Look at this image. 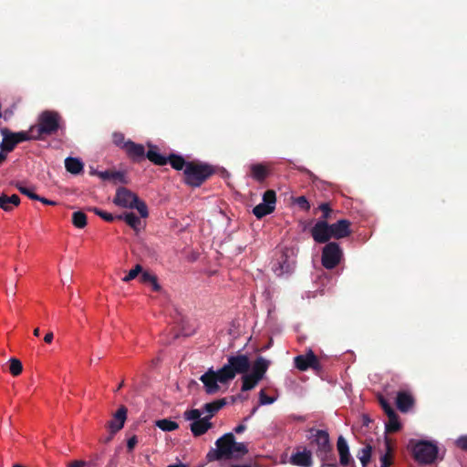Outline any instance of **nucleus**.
Segmentation results:
<instances>
[{"mask_svg": "<svg viewBox=\"0 0 467 467\" xmlns=\"http://www.w3.org/2000/svg\"><path fill=\"white\" fill-rule=\"evenodd\" d=\"M379 402L386 415H389L395 412L394 409L391 407L389 402L383 396L379 397Z\"/></svg>", "mask_w": 467, "mask_h": 467, "instance_id": "nucleus-44", "label": "nucleus"}, {"mask_svg": "<svg viewBox=\"0 0 467 467\" xmlns=\"http://www.w3.org/2000/svg\"><path fill=\"white\" fill-rule=\"evenodd\" d=\"M337 448L339 455V462L342 466L349 464L351 456L347 441L343 436H339L337 441Z\"/></svg>", "mask_w": 467, "mask_h": 467, "instance_id": "nucleus-20", "label": "nucleus"}, {"mask_svg": "<svg viewBox=\"0 0 467 467\" xmlns=\"http://www.w3.org/2000/svg\"><path fill=\"white\" fill-rule=\"evenodd\" d=\"M156 277L155 275L148 272V271H144V272H141V275L140 276V281L142 283V284H151L152 281H154V278Z\"/></svg>", "mask_w": 467, "mask_h": 467, "instance_id": "nucleus-47", "label": "nucleus"}, {"mask_svg": "<svg viewBox=\"0 0 467 467\" xmlns=\"http://www.w3.org/2000/svg\"><path fill=\"white\" fill-rule=\"evenodd\" d=\"M117 220H124L135 231L140 230L141 221L134 213H125L116 216Z\"/></svg>", "mask_w": 467, "mask_h": 467, "instance_id": "nucleus-28", "label": "nucleus"}, {"mask_svg": "<svg viewBox=\"0 0 467 467\" xmlns=\"http://www.w3.org/2000/svg\"><path fill=\"white\" fill-rule=\"evenodd\" d=\"M243 384H242V390L243 391H248L253 389L257 383L260 381V379L254 378L253 374H244L242 377Z\"/></svg>", "mask_w": 467, "mask_h": 467, "instance_id": "nucleus-33", "label": "nucleus"}, {"mask_svg": "<svg viewBox=\"0 0 467 467\" xmlns=\"http://www.w3.org/2000/svg\"><path fill=\"white\" fill-rule=\"evenodd\" d=\"M270 362L263 357H258L253 364L252 373L254 378L262 379L269 368Z\"/></svg>", "mask_w": 467, "mask_h": 467, "instance_id": "nucleus-25", "label": "nucleus"}, {"mask_svg": "<svg viewBox=\"0 0 467 467\" xmlns=\"http://www.w3.org/2000/svg\"><path fill=\"white\" fill-rule=\"evenodd\" d=\"M39 332H40L39 328H38V327H36V328H35V330H34V335H35L36 337H38V336H39Z\"/></svg>", "mask_w": 467, "mask_h": 467, "instance_id": "nucleus-62", "label": "nucleus"}, {"mask_svg": "<svg viewBox=\"0 0 467 467\" xmlns=\"http://www.w3.org/2000/svg\"><path fill=\"white\" fill-rule=\"evenodd\" d=\"M115 434L116 433H112V432L109 431V434L107 437H105L104 439H102L101 441L104 442V443L110 442Z\"/></svg>", "mask_w": 467, "mask_h": 467, "instance_id": "nucleus-57", "label": "nucleus"}, {"mask_svg": "<svg viewBox=\"0 0 467 467\" xmlns=\"http://www.w3.org/2000/svg\"><path fill=\"white\" fill-rule=\"evenodd\" d=\"M16 189L24 195L27 196L31 200L36 201L38 194L34 192L33 188L26 187L20 182L16 184Z\"/></svg>", "mask_w": 467, "mask_h": 467, "instance_id": "nucleus-38", "label": "nucleus"}, {"mask_svg": "<svg viewBox=\"0 0 467 467\" xmlns=\"http://www.w3.org/2000/svg\"><path fill=\"white\" fill-rule=\"evenodd\" d=\"M408 448L411 451L416 462L423 464L432 463L438 455V447L429 441L410 440Z\"/></svg>", "mask_w": 467, "mask_h": 467, "instance_id": "nucleus-5", "label": "nucleus"}, {"mask_svg": "<svg viewBox=\"0 0 467 467\" xmlns=\"http://www.w3.org/2000/svg\"><path fill=\"white\" fill-rule=\"evenodd\" d=\"M151 286H152V290L155 291V292H158L161 290V285H159L158 283V278L157 276L154 278V281L151 282Z\"/></svg>", "mask_w": 467, "mask_h": 467, "instance_id": "nucleus-54", "label": "nucleus"}, {"mask_svg": "<svg viewBox=\"0 0 467 467\" xmlns=\"http://www.w3.org/2000/svg\"><path fill=\"white\" fill-rule=\"evenodd\" d=\"M149 150L147 151L146 158L155 165L163 166L168 162L176 171H182L186 169L189 161H186L181 155L171 153L168 157H165L157 151L158 148L155 145L148 144Z\"/></svg>", "mask_w": 467, "mask_h": 467, "instance_id": "nucleus-7", "label": "nucleus"}, {"mask_svg": "<svg viewBox=\"0 0 467 467\" xmlns=\"http://www.w3.org/2000/svg\"><path fill=\"white\" fill-rule=\"evenodd\" d=\"M250 367L251 363L248 357L244 354H239L228 357L227 363L220 369L223 372V378L228 379V380L231 381L237 374L247 373Z\"/></svg>", "mask_w": 467, "mask_h": 467, "instance_id": "nucleus-8", "label": "nucleus"}, {"mask_svg": "<svg viewBox=\"0 0 467 467\" xmlns=\"http://www.w3.org/2000/svg\"><path fill=\"white\" fill-rule=\"evenodd\" d=\"M20 203V197L17 194H12L11 196L5 193L0 195V208L5 212L13 211L14 207L18 206Z\"/></svg>", "mask_w": 467, "mask_h": 467, "instance_id": "nucleus-26", "label": "nucleus"}, {"mask_svg": "<svg viewBox=\"0 0 467 467\" xmlns=\"http://www.w3.org/2000/svg\"><path fill=\"white\" fill-rule=\"evenodd\" d=\"M127 408L125 406H120L116 413L113 415V419L108 422V428L109 431L112 433H117L120 431L125 423L127 419Z\"/></svg>", "mask_w": 467, "mask_h": 467, "instance_id": "nucleus-16", "label": "nucleus"}, {"mask_svg": "<svg viewBox=\"0 0 467 467\" xmlns=\"http://www.w3.org/2000/svg\"><path fill=\"white\" fill-rule=\"evenodd\" d=\"M270 174V170L268 167L263 163H255L250 166V175L251 177L259 182H264Z\"/></svg>", "mask_w": 467, "mask_h": 467, "instance_id": "nucleus-23", "label": "nucleus"}, {"mask_svg": "<svg viewBox=\"0 0 467 467\" xmlns=\"http://www.w3.org/2000/svg\"><path fill=\"white\" fill-rule=\"evenodd\" d=\"M230 467H252V466L249 464H234V465H231Z\"/></svg>", "mask_w": 467, "mask_h": 467, "instance_id": "nucleus-60", "label": "nucleus"}, {"mask_svg": "<svg viewBox=\"0 0 467 467\" xmlns=\"http://www.w3.org/2000/svg\"><path fill=\"white\" fill-rule=\"evenodd\" d=\"M113 203L122 208L136 209L142 218L149 215L145 202L141 201L135 193L125 187H119L113 199Z\"/></svg>", "mask_w": 467, "mask_h": 467, "instance_id": "nucleus-4", "label": "nucleus"}, {"mask_svg": "<svg viewBox=\"0 0 467 467\" xmlns=\"http://www.w3.org/2000/svg\"><path fill=\"white\" fill-rule=\"evenodd\" d=\"M216 448L211 449L206 459L208 462L230 460L233 458L232 448L234 446V435L232 432L223 434L215 441Z\"/></svg>", "mask_w": 467, "mask_h": 467, "instance_id": "nucleus-6", "label": "nucleus"}, {"mask_svg": "<svg viewBox=\"0 0 467 467\" xmlns=\"http://www.w3.org/2000/svg\"><path fill=\"white\" fill-rule=\"evenodd\" d=\"M6 160V154L5 151H0V164L3 163Z\"/></svg>", "mask_w": 467, "mask_h": 467, "instance_id": "nucleus-59", "label": "nucleus"}, {"mask_svg": "<svg viewBox=\"0 0 467 467\" xmlns=\"http://www.w3.org/2000/svg\"><path fill=\"white\" fill-rule=\"evenodd\" d=\"M213 427V423L209 419L203 417L198 420H195L191 423L190 429L192 432L193 436L199 437L207 432Z\"/></svg>", "mask_w": 467, "mask_h": 467, "instance_id": "nucleus-22", "label": "nucleus"}, {"mask_svg": "<svg viewBox=\"0 0 467 467\" xmlns=\"http://www.w3.org/2000/svg\"><path fill=\"white\" fill-rule=\"evenodd\" d=\"M214 172L215 169L208 163L189 161L186 169L183 171V182L191 187H200Z\"/></svg>", "mask_w": 467, "mask_h": 467, "instance_id": "nucleus-1", "label": "nucleus"}, {"mask_svg": "<svg viewBox=\"0 0 467 467\" xmlns=\"http://www.w3.org/2000/svg\"><path fill=\"white\" fill-rule=\"evenodd\" d=\"M36 201H39L41 202L43 204H46V205H57V202H55V201H52V200H49V199H47L45 197H41V196H37V199Z\"/></svg>", "mask_w": 467, "mask_h": 467, "instance_id": "nucleus-52", "label": "nucleus"}, {"mask_svg": "<svg viewBox=\"0 0 467 467\" xmlns=\"http://www.w3.org/2000/svg\"><path fill=\"white\" fill-rule=\"evenodd\" d=\"M342 249L335 242L327 243L322 249L321 263L326 269H334L341 261Z\"/></svg>", "mask_w": 467, "mask_h": 467, "instance_id": "nucleus-11", "label": "nucleus"}, {"mask_svg": "<svg viewBox=\"0 0 467 467\" xmlns=\"http://www.w3.org/2000/svg\"><path fill=\"white\" fill-rule=\"evenodd\" d=\"M414 405V399L408 391H399L396 397V406L401 412H408Z\"/></svg>", "mask_w": 467, "mask_h": 467, "instance_id": "nucleus-18", "label": "nucleus"}, {"mask_svg": "<svg viewBox=\"0 0 467 467\" xmlns=\"http://www.w3.org/2000/svg\"><path fill=\"white\" fill-rule=\"evenodd\" d=\"M275 401V398L266 395L264 389L259 392V403L260 405L272 404Z\"/></svg>", "mask_w": 467, "mask_h": 467, "instance_id": "nucleus-48", "label": "nucleus"}, {"mask_svg": "<svg viewBox=\"0 0 467 467\" xmlns=\"http://www.w3.org/2000/svg\"><path fill=\"white\" fill-rule=\"evenodd\" d=\"M330 225L325 220H318L311 229V235L317 244H325L332 238Z\"/></svg>", "mask_w": 467, "mask_h": 467, "instance_id": "nucleus-14", "label": "nucleus"}, {"mask_svg": "<svg viewBox=\"0 0 467 467\" xmlns=\"http://www.w3.org/2000/svg\"><path fill=\"white\" fill-rule=\"evenodd\" d=\"M63 119L60 114L54 110H45L38 117L37 125L35 128V140H41L46 136L57 134L62 128Z\"/></svg>", "mask_w": 467, "mask_h": 467, "instance_id": "nucleus-2", "label": "nucleus"}, {"mask_svg": "<svg viewBox=\"0 0 467 467\" xmlns=\"http://www.w3.org/2000/svg\"><path fill=\"white\" fill-rule=\"evenodd\" d=\"M318 209L323 213L322 218L320 220H325V222H327L332 212L329 204L327 202L321 203Z\"/></svg>", "mask_w": 467, "mask_h": 467, "instance_id": "nucleus-45", "label": "nucleus"}, {"mask_svg": "<svg viewBox=\"0 0 467 467\" xmlns=\"http://www.w3.org/2000/svg\"><path fill=\"white\" fill-rule=\"evenodd\" d=\"M12 467H26V466H24V465H22L20 463H16Z\"/></svg>", "mask_w": 467, "mask_h": 467, "instance_id": "nucleus-63", "label": "nucleus"}, {"mask_svg": "<svg viewBox=\"0 0 467 467\" xmlns=\"http://www.w3.org/2000/svg\"><path fill=\"white\" fill-rule=\"evenodd\" d=\"M91 175H97L100 179L104 181H113L114 182H120V183H127L125 174L122 171H91Z\"/></svg>", "mask_w": 467, "mask_h": 467, "instance_id": "nucleus-19", "label": "nucleus"}, {"mask_svg": "<svg viewBox=\"0 0 467 467\" xmlns=\"http://www.w3.org/2000/svg\"><path fill=\"white\" fill-rule=\"evenodd\" d=\"M87 464L84 461H74L67 464V467H84Z\"/></svg>", "mask_w": 467, "mask_h": 467, "instance_id": "nucleus-53", "label": "nucleus"}, {"mask_svg": "<svg viewBox=\"0 0 467 467\" xmlns=\"http://www.w3.org/2000/svg\"><path fill=\"white\" fill-rule=\"evenodd\" d=\"M88 211H91L93 212L95 214H97L98 216H99V213H101L102 210L97 208V207H90L88 208Z\"/></svg>", "mask_w": 467, "mask_h": 467, "instance_id": "nucleus-58", "label": "nucleus"}, {"mask_svg": "<svg viewBox=\"0 0 467 467\" xmlns=\"http://www.w3.org/2000/svg\"><path fill=\"white\" fill-rule=\"evenodd\" d=\"M138 443V439H137V436L136 435H133L132 437H130L128 441H127V450H128V452H131L135 446L137 445Z\"/></svg>", "mask_w": 467, "mask_h": 467, "instance_id": "nucleus-50", "label": "nucleus"}, {"mask_svg": "<svg viewBox=\"0 0 467 467\" xmlns=\"http://www.w3.org/2000/svg\"><path fill=\"white\" fill-rule=\"evenodd\" d=\"M289 462L298 467H312L314 462L312 451L306 447L297 448L296 451L290 456Z\"/></svg>", "mask_w": 467, "mask_h": 467, "instance_id": "nucleus-13", "label": "nucleus"}, {"mask_svg": "<svg viewBox=\"0 0 467 467\" xmlns=\"http://www.w3.org/2000/svg\"><path fill=\"white\" fill-rule=\"evenodd\" d=\"M232 459L239 460L248 453V448L244 442H236L234 441V446L232 448Z\"/></svg>", "mask_w": 467, "mask_h": 467, "instance_id": "nucleus-34", "label": "nucleus"}, {"mask_svg": "<svg viewBox=\"0 0 467 467\" xmlns=\"http://www.w3.org/2000/svg\"><path fill=\"white\" fill-rule=\"evenodd\" d=\"M156 426L163 431H172L179 428V424L169 419H162L156 421Z\"/></svg>", "mask_w": 467, "mask_h": 467, "instance_id": "nucleus-35", "label": "nucleus"}, {"mask_svg": "<svg viewBox=\"0 0 467 467\" xmlns=\"http://www.w3.org/2000/svg\"><path fill=\"white\" fill-rule=\"evenodd\" d=\"M295 203L304 211H308L310 209V203L305 196L297 197L295 200Z\"/></svg>", "mask_w": 467, "mask_h": 467, "instance_id": "nucleus-46", "label": "nucleus"}, {"mask_svg": "<svg viewBox=\"0 0 467 467\" xmlns=\"http://www.w3.org/2000/svg\"><path fill=\"white\" fill-rule=\"evenodd\" d=\"M227 401L225 398L215 400L212 402L205 403L202 407V411L207 413L205 416L211 420L221 409L226 405Z\"/></svg>", "mask_w": 467, "mask_h": 467, "instance_id": "nucleus-24", "label": "nucleus"}, {"mask_svg": "<svg viewBox=\"0 0 467 467\" xmlns=\"http://www.w3.org/2000/svg\"><path fill=\"white\" fill-rule=\"evenodd\" d=\"M1 133L3 135V140L0 143L1 150L5 152H11L18 144L17 140L13 136V132L6 128L2 129Z\"/></svg>", "mask_w": 467, "mask_h": 467, "instance_id": "nucleus-21", "label": "nucleus"}, {"mask_svg": "<svg viewBox=\"0 0 467 467\" xmlns=\"http://www.w3.org/2000/svg\"><path fill=\"white\" fill-rule=\"evenodd\" d=\"M123 150L126 151L128 157L133 161H140L147 155L142 144L135 143L130 140H128L126 143H124Z\"/></svg>", "mask_w": 467, "mask_h": 467, "instance_id": "nucleus-15", "label": "nucleus"}, {"mask_svg": "<svg viewBox=\"0 0 467 467\" xmlns=\"http://www.w3.org/2000/svg\"><path fill=\"white\" fill-rule=\"evenodd\" d=\"M274 210L275 207H270V205L261 202L254 207L253 213L256 218L261 219L265 215L272 213Z\"/></svg>", "mask_w": 467, "mask_h": 467, "instance_id": "nucleus-32", "label": "nucleus"}, {"mask_svg": "<svg viewBox=\"0 0 467 467\" xmlns=\"http://www.w3.org/2000/svg\"><path fill=\"white\" fill-rule=\"evenodd\" d=\"M72 223L75 227L82 229L87 225V215L81 211L73 213Z\"/></svg>", "mask_w": 467, "mask_h": 467, "instance_id": "nucleus-36", "label": "nucleus"}, {"mask_svg": "<svg viewBox=\"0 0 467 467\" xmlns=\"http://www.w3.org/2000/svg\"><path fill=\"white\" fill-rule=\"evenodd\" d=\"M33 135H36L35 128L32 127L28 131H19V132H13V136L17 140V143L26 141L29 140H35Z\"/></svg>", "mask_w": 467, "mask_h": 467, "instance_id": "nucleus-37", "label": "nucleus"}, {"mask_svg": "<svg viewBox=\"0 0 467 467\" xmlns=\"http://www.w3.org/2000/svg\"><path fill=\"white\" fill-rule=\"evenodd\" d=\"M142 272V267L140 265H136L134 268L130 270L127 275L122 278V281L128 283L133 279H135Z\"/></svg>", "mask_w": 467, "mask_h": 467, "instance_id": "nucleus-41", "label": "nucleus"}, {"mask_svg": "<svg viewBox=\"0 0 467 467\" xmlns=\"http://www.w3.org/2000/svg\"><path fill=\"white\" fill-rule=\"evenodd\" d=\"M183 415H184L185 420H192V422L202 419L201 418L202 411L198 409H192V410H186Z\"/></svg>", "mask_w": 467, "mask_h": 467, "instance_id": "nucleus-42", "label": "nucleus"}, {"mask_svg": "<svg viewBox=\"0 0 467 467\" xmlns=\"http://www.w3.org/2000/svg\"><path fill=\"white\" fill-rule=\"evenodd\" d=\"M276 202V194L274 190H267L265 192L263 195V202L270 205V207H275Z\"/></svg>", "mask_w": 467, "mask_h": 467, "instance_id": "nucleus-40", "label": "nucleus"}, {"mask_svg": "<svg viewBox=\"0 0 467 467\" xmlns=\"http://www.w3.org/2000/svg\"><path fill=\"white\" fill-rule=\"evenodd\" d=\"M310 445L316 448V455L322 462H328L333 459V446L327 431L317 430L310 441Z\"/></svg>", "mask_w": 467, "mask_h": 467, "instance_id": "nucleus-9", "label": "nucleus"}, {"mask_svg": "<svg viewBox=\"0 0 467 467\" xmlns=\"http://www.w3.org/2000/svg\"><path fill=\"white\" fill-rule=\"evenodd\" d=\"M388 416V421L386 422V431L387 432H396L399 431L401 428V424L399 420V416L395 412L387 415Z\"/></svg>", "mask_w": 467, "mask_h": 467, "instance_id": "nucleus-31", "label": "nucleus"}, {"mask_svg": "<svg viewBox=\"0 0 467 467\" xmlns=\"http://www.w3.org/2000/svg\"><path fill=\"white\" fill-rule=\"evenodd\" d=\"M371 454H372V446L369 444L365 445L362 447L357 454V457L360 461L362 467H367L371 460Z\"/></svg>", "mask_w": 467, "mask_h": 467, "instance_id": "nucleus-29", "label": "nucleus"}, {"mask_svg": "<svg viewBox=\"0 0 467 467\" xmlns=\"http://www.w3.org/2000/svg\"><path fill=\"white\" fill-rule=\"evenodd\" d=\"M167 467H186V465L183 463H178V464H171Z\"/></svg>", "mask_w": 467, "mask_h": 467, "instance_id": "nucleus-61", "label": "nucleus"}, {"mask_svg": "<svg viewBox=\"0 0 467 467\" xmlns=\"http://www.w3.org/2000/svg\"><path fill=\"white\" fill-rule=\"evenodd\" d=\"M53 337H54V335L52 332H48L46 334L45 337H44V341L47 344H50L53 340Z\"/></svg>", "mask_w": 467, "mask_h": 467, "instance_id": "nucleus-55", "label": "nucleus"}, {"mask_svg": "<svg viewBox=\"0 0 467 467\" xmlns=\"http://www.w3.org/2000/svg\"><path fill=\"white\" fill-rule=\"evenodd\" d=\"M99 217L108 223H111L115 219H117L116 216H114L113 214L107 213L103 210L101 211V213H99Z\"/></svg>", "mask_w": 467, "mask_h": 467, "instance_id": "nucleus-51", "label": "nucleus"}, {"mask_svg": "<svg viewBox=\"0 0 467 467\" xmlns=\"http://www.w3.org/2000/svg\"><path fill=\"white\" fill-rule=\"evenodd\" d=\"M456 445L460 449L467 451V435H462L459 437L456 441Z\"/></svg>", "mask_w": 467, "mask_h": 467, "instance_id": "nucleus-49", "label": "nucleus"}, {"mask_svg": "<svg viewBox=\"0 0 467 467\" xmlns=\"http://www.w3.org/2000/svg\"><path fill=\"white\" fill-rule=\"evenodd\" d=\"M126 141L127 140H125V136H124L123 133L118 132V131L113 132V134H112V142L116 146L123 149V145H124V143H126Z\"/></svg>", "mask_w": 467, "mask_h": 467, "instance_id": "nucleus-43", "label": "nucleus"}, {"mask_svg": "<svg viewBox=\"0 0 467 467\" xmlns=\"http://www.w3.org/2000/svg\"><path fill=\"white\" fill-rule=\"evenodd\" d=\"M296 251L293 247H284L275 252L272 261V270L277 276L290 275L296 267Z\"/></svg>", "mask_w": 467, "mask_h": 467, "instance_id": "nucleus-3", "label": "nucleus"}, {"mask_svg": "<svg viewBox=\"0 0 467 467\" xmlns=\"http://www.w3.org/2000/svg\"><path fill=\"white\" fill-rule=\"evenodd\" d=\"M329 225L331 235L336 239L348 237L351 234L350 222L347 219H341Z\"/></svg>", "mask_w": 467, "mask_h": 467, "instance_id": "nucleus-17", "label": "nucleus"}, {"mask_svg": "<svg viewBox=\"0 0 467 467\" xmlns=\"http://www.w3.org/2000/svg\"><path fill=\"white\" fill-rule=\"evenodd\" d=\"M386 452L380 457V467H389L392 463V447L389 438H385Z\"/></svg>", "mask_w": 467, "mask_h": 467, "instance_id": "nucleus-30", "label": "nucleus"}, {"mask_svg": "<svg viewBox=\"0 0 467 467\" xmlns=\"http://www.w3.org/2000/svg\"><path fill=\"white\" fill-rule=\"evenodd\" d=\"M200 380L203 384L204 391L208 395H214L221 389L219 385H226L230 381L228 379L223 378V372L221 369L213 370V368H209L204 374L200 377Z\"/></svg>", "mask_w": 467, "mask_h": 467, "instance_id": "nucleus-10", "label": "nucleus"}, {"mask_svg": "<svg viewBox=\"0 0 467 467\" xmlns=\"http://www.w3.org/2000/svg\"><path fill=\"white\" fill-rule=\"evenodd\" d=\"M12 467H26V466H24V465H22L20 463H16Z\"/></svg>", "mask_w": 467, "mask_h": 467, "instance_id": "nucleus-64", "label": "nucleus"}, {"mask_svg": "<svg viewBox=\"0 0 467 467\" xmlns=\"http://www.w3.org/2000/svg\"><path fill=\"white\" fill-rule=\"evenodd\" d=\"M65 167L68 172L77 175L83 171V162L78 158L67 157L65 160Z\"/></svg>", "mask_w": 467, "mask_h": 467, "instance_id": "nucleus-27", "label": "nucleus"}, {"mask_svg": "<svg viewBox=\"0 0 467 467\" xmlns=\"http://www.w3.org/2000/svg\"><path fill=\"white\" fill-rule=\"evenodd\" d=\"M9 362H10V367H9L10 373L15 377L20 375L23 370V365H22L21 361L17 358H12L9 360Z\"/></svg>", "mask_w": 467, "mask_h": 467, "instance_id": "nucleus-39", "label": "nucleus"}, {"mask_svg": "<svg viewBox=\"0 0 467 467\" xmlns=\"http://www.w3.org/2000/svg\"><path fill=\"white\" fill-rule=\"evenodd\" d=\"M245 429H246V426L244 424H239L238 426H236L234 428V431L235 433L239 434V433L244 432L245 431Z\"/></svg>", "mask_w": 467, "mask_h": 467, "instance_id": "nucleus-56", "label": "nucleus"}, {"mask_svg": "<svg viewBox=\"0 0 467 467\" xmlns=\"http://www.w3.org/2000/svg\"><path fill=\"white\" fill-rule=\"evenodd\" d=\"M294 364L300 371H306L309 368L318 371L322 368L318 358L311 349H309L306 355L295 357Z\"/></svg>", "mask_w": 467, "mask_h": 467, "instance_id": "nucleus-12", "label": "nucleus"}]
</instances>
